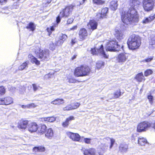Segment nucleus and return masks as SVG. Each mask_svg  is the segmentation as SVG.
<instances>
[{
  "label": "nucleus",
  "mask_w": 155,
  "mask_h": 155,
  "mask_svg": "<svg viewBox=\"0 0 155 155\" xmlns=\"http://www.w3.org/2000/svg\"><path fill=\"white\" fill-rule=\"evenodd\" d=\"M153 57H151L150 58H149L145 60H144L143 61V62H149L151 61L153 59Z\"/></svg>",
  "instance_id": "nucleus-49"
},
{
  "label": "nucleus",
  "mask_w": 155,
  "mask_h": 155,
  "mask_svg": "<svg viewBox=\"0 0 155 155\" xmlns=\"http://www.w3.org/2000/svg\"><path fill=\"white\" fill-rule=\"evenodd\" d=\"M64 100L62 99H57L52 101L51 103L53 104L60 105L64 103Z\"/></svg>",
  "instance_id": "nucleus-27"
},
{
  "label": "nucleus",
  "mask_w": 155,
  "mask_h": 155,
  "mask_svg": "<svg viewBox=\"0 0 155 155\" xmlns=\"http://www.w3.org/2000/svg\"><path fill=\"white\" fill-rule=\"evenodd\" d=\"M149 49L152 50L155 48V35H152L149 39Z\"/></svg>",
  "instance_id": "nucleus-16"
},
{
  "label": "nucleus",
  "mask_w": 155,
  "mask_h": 155,
  "mask_svg": "<svg viewBox=\"0 0 155 155\" xmlns=\"http://www.w3.org/2000/svg\"><path fill=\"white\" fill-rule=\"evenodd\" d=\"M154 2L153 0H143V6L145 11L147 12L151 11L153 8Z\"/></svg>",
  "instance_id": "nucleus-5"
},
{
  "label": "nucleus",
  "mask_w": 155,
  "mask_h": 155,
  "mask_svg": "<svg viewBox=\"0 0 155 155\" xmlns=\"http://www.w3.org/2000/svg\"><path fill=\"white\" fill-rule=\"evenodd\" d=\"M77 56V55L76 54H75L71 58V59L72 60H74V59L76 58Z\"/></svg>",
  "instance_id": "nucleus-63"
},
{
  "label": "nucleus",
  "mask_w": 155,
  "mask_h": 155,
  "mask_svg": "<svg viewBox=\"0 0 155 155\" xmlns=\"http://www.w3.org/2000/svg\"><path fill=\"white\" fill-rule=\"evenodd\" d=\"M68 136L72 140L75 141H79L81 136L77 133H75L68 131L66 132Z\"/></svg>",
  "instance_id": "nucleus-11"
},
{
  "label": "nucleus",
  "mask_w": 155,
  "mask_h": 155,
  "mask_svg": "<svg viewBox=\"0 0 155 155\" xmlns=\"http://www.w3.org/2000/svg\"><path fill=\"white\" fill-rule=\"evenodd\" d=\"M75 42H76L75 39H72L71 43L72 45H74V44L75 43Z\"/></svg>",
  "instance_id": "nucleus-62"
},
{
  "label": "nucleus",
  "mask_w": 155,
  "mask_h": 155,
  "mask_svg": "<svg viewBox=\"0 0 155 155\" xmlns=\"http://www.w3.org/2000/svg\"><path fill=\"white\" fill-rule=\"evenodd\" d=\"M56 117H47L42 118L41 119L42 121H47L50 122H52L56 120Z\"/></svg>",
  "instance_id": "nucleus-29"
},
{
  "label": "nucleus",
  "mask_w": 155,
  "mask_h": 155,
  "mask_svg": "<svg viewBox=\"0 0 155 155\" xmlns=\"http://www.w3.org/2000/svg\"><path fill=\"white\" fill-rule=\"evenodd\" d=\"M61 18L62 17L60 16V14L59 15L57 18H56V21L57 23H59L60 22Z\"/></svg>",
  "instance_id": "nucleus-57"
},
{
  "label": "nucleus",
  "mask_w": 155,
  "mask_h": 155,
  "mask_svg": "<svg viewBox=\"0 0 155 155\" xmlns=\"http://www.w3.org/2000/svg\"><path fill=\"white\" fill-rule=\"evenodd\" d=\"M67 80V81L69 83H74L76 82L75 80L72 78L68 79Z\"/></svg>",
  "instance_id": "nucleus-51"
},
{
  "label": "nucleus",
  "mask_w": 155,
  "mask_h": 155,
  "mask_svg": "<svg viewBox=\"0 0 155 155\" xmlns=\"http://www.w3.org/2000/svg\"><path fill=\"white\" fill-rule=\"evenodd\" d=\"M108 147V145L107 144H102L101 146V149L104 151H106Z\"/></svg>",
  "instance_id": "nucleus-40"
},
{
  "label": "nucleus",
  "mask_w": 155,
  "mask_h": 155,
  "mask_svg": "<svg viewBox=\"0 0 155 155\" xmlns=\"http://www.w3.org/2000/svg\"><path fill=\"white\" fill-rule=\"evenodd\" d=\"M33 87L34 91H36L38 89V87L35 84H33Z\"/></svg>",
  "instance_id": "nucleus-58"
},
{
  "label": "nucleus",
  "mask_w": 155,
  "mask_h": 155,
  "mask_svg": "<svg viewBox=\"0 0 155 155\" xmlns=\"http://www.w3.org/2000/svg\"><path fill=\"white\" fill-rule=\"evenodd\" d=\"M4 98L0 99V104L4 105Z\"/></svg>",
  "instance_id": "nucleus-59"
},
{
  "label": "nucleus",
  "mask_w": 155,
  "mask_h": 155,
  "mask_svg": "<svg viewBox=\"0 0 155 155\" xmlns=\"http://www.w3.org/2000/svg\"><path fill=\"white\" fill-rule=\"evenodd\" d=\"M104 1H102V0H98L97 4L98 5H102L104 4Z\"/></svg>",
  "instance_id": "nucleus-56"
},
{
  "label": "nucleus",
  "mask_w": 155,
  "mask_h": 155,
  "mask_svg": "<svg viewBox=\"0 0 155 155\" xmlns=\"http://www.w3.org/2000/svg\"><path fill=\"white\" fill-rule=\"evenodd\" d=\"M47 30L49 33V35H50L51 33V32L54 30V27L52 26L50 28H47Z\"/></svg>",
  "instance_id": "nucleus-45"
},
{
  "label": "nucleus",
  "mask_w": 155,
  "mask_h": 155,
  "mask_svg": "<svg viewBox=\"0 0 155 155\" xmlns=\"http://www.w3.org/2000/svg\"><path fill=\"white\" fill-rule=\"evenodd\" d=\"M57 45V42H56V44H54V43H52L50 45V47L51 49L53 50L55 49L56 46Z\"/></svg>",
  "instance_id": "nucleus-44"
},
{
  "label": "nucleus",
  "mask_w": 155,
  "mask_h": 155,
  "mask_svg": "<svg viewBox=\"0 0 155 155\" xmlns=\"http://www.w3.org/2000/svg\"><path fill=\"white\" fill-rule=\"evenodd\" d=\"M84 140L85 143H86L90 144L91 143V139L90 138H84Z\"/></svg>",
  "instance_id": "nucleus-50"
},
{
  "label": "nucleus",
  "mask_w": 155,
  "mask_h": 155,
  "mask_svg": "<svg viewBox=\"0 0 155 155\" xmlns=\"http://www.w3.org/2000/svg\"><path fill=\"white\" fill-rule=\"evenodd\" d=\"M108 9L107 8L105 7L103 8L101 11V14L105 18L107 15V14L108 12Z\"/></svg>",
  "instance_id": "nucleus-34"
},
{
  "label": "nucleus",
  "mask_w": 155,
  "mask_h": 155,
  "mask_svg": "<svg viewBox=\"0 0 155 155\" xmlns=\"http://www.w3.org/2000/svg\"><path fill=\"white\" fill-rule=\"evenodd\" d=\"M33 150L35 152H44L45 150V148L42 146L35 147L34 148Z\"/></svg>",
  "instance_id": "nucleus-30"
},
{
  "label": "nucleus",
  "mask_w": 155,
  "mask_h": 155,
  "mask_svg": "<svg viewBox=\"0 0 155 155\" xmlns=\"http://www.w3.org/2000/svg\"><path fill=\"white\" fill-rule=\"evenodd\" d=\"M117 0L112 1L110 3V7L113 10H115L117 8Z\"/></svg>",
  "instance_id": "nucleus-23"
},
{
  "label": "nucleus",
  "mask_w": 155,
  "mask_h": 155,
  "mask_svg": "<svg viewBox=\"0 0 155 155\" xmlns=\"http://www.w3.org/2000/svg\"><path fill=\"white\" fill-rule=\"evenodd\" d=\"M90 71V69L88 66H81L75 68L74 75L78 77L85 76L88 75Z\"/></svg>",
  "instance_id": "nucleus-3"
},
{
  "label": "nucleus",
  "mask_w": 155,
  "mask_h": 155,
  "mask_svg": "<svg viewBox=\"0 0 155 155\" xmlns=\"http://www.w3.org/2000/svg\"><path fill=\"white\" fill-rule=\"evenodd\" d=\"M150 22L153 20L155 18V15H151L150 17H148Z\"/></svg>",
  "instance_id": "nucleus-53"
},
{
  "label": "nucleus",
  "mask_w": 155,
  "mask_h": 155,
  "mask_svg": "<svg viewBox=\"0 0 155 155\" xmlns=\"http://www.w3.org/2000/svg\"><path fill=\"white\" fill-rule=\"evenodd\" d=\"M78 26L77 25H74L72 28H70L69 29V31H74L77 29Z\"/></svg>",
  "instance_id": "nucleus-55"
},
{
  "label": "nucleus",
  "mask_w": 155,
  "mask_h": 155,
  "mask_svg": "<svg viewBox=\"0 0 155 155\" xmlns=\"http://www.w3.org/2000/svg\"><path fill=\"white\" fill-rule=\"evenodd\" d=\"M21 107H22V108L24 109L28 108V104L25 105H22L21 106Z\"/></svg>",
  "instance_id": "nucleus-61"
},
{
  "label": "nucleus",
  "mask_w": 155,
  "mask_h": 155,
  "mask_svg": "<svg viewBox=\"0 0 155 155\" xmlns=\"http://www.w3.org/2000/svg\"><path fill=\"white\" fill-rule=\"evenodd\" d=\"M115 35L116 38L119 41L121 40L124 38L123 33L120 30L115 29Z\"/></svg>",
  "instance_id": "nucleus-19"
},
{
  "label": "nucleus",
  "mask_w": 155,
  "mask_h": 155,
  "mask_svg": "<svg viewBox=\"0 0 155 155\" xmlns=\"http://www.w3.org/2000/svg\"><path fill=\"white\" fill-rule=\"evenodd\" d=\"M128 54L125 53L120 54L116 57L117 62L120 63H123L126 61L128 59Z\"/></svg>",
  "instance_id": "nucleus-10"
},
{
  "label": "nucleus",
  "mask_w": 155,
  "mask_h": 155,
  "mask_svg": "<svg viewBox=\"0 0 155 155\" xmlns=\"http://www.w3.org/2000/svg\"><path fill=\"white\" fill-rule=\"evenodd\" d=\"M5 90L3 86L0 87V96L5 94Z\"/></svg>",
  "instance_id": "nucleus-41"
},
{
  "label": "nucleus",
  "mask_w": 155,
  "mask_h": 155,
  "mask_svg": "<svg viewBox=\"0 0 155 155\" xmlns=\"http://www.w3.org/2000/svg\"><path fill=\"white\" fill-rule=\"evenodd\" d=\"M38 58L41 61L48 60L49 58V51L48 49L40 50L39 52L37 54Z\"/></svg>",
  "instance_id": "nucleus-7"
},
{
  "label": "nucleus",
  "mask_w": 155,
  "mask_h": 155,
  "mask_svg": "<svg viewBox=\"0 0 155 155\" xmlns=\"http://www.w3.org/2000/svg\"><path fill=\"white\" fill-rule=\"evenodd\" d=\"M147 98L149 101L150 103L151 104L153 103V97L151 95H149L148 96Z\"/></svg>",
  "instance_id": "nucleus-43"
},
{
  "label": "nucleus",
  "mask_w": 155,
  "mask_h": 155,
  "mask_svg": "<svg viewBox=\"0 0 155 155\" xmlns=\"http://www.w3.org/2000/svg\"><path fill=\"white\" fill-rule=\"evenodd\" d=\"M27 128L29 131L32 133L36 132L38 130V126L35 122H31L28 124Z\"/></svg>",
  "instance_id": "nucleus-12"
},
{
  "label": "nucleus",
  "mask_w": 155,
  "mask_h": 155,
  "mask_svg": "<svg viewBox=\"0 0 155 155\" xmlns=\"http://www.w3.org/2000/svg\"><path fill=\"white\" fill-rule=\"evenodd\" d=\"M108 138L110 139V145L109 147V148L110 149H111L112 148L115 141L114 139L112 138Z\"/></svg>",
  "instance_id": "nucleus-37"
},
{
  "label": "nucleus",
  "mask_w": 155,
  "mask_h": 155,
  "mask_svg": "<svg viewBox=\"0 0 155 155\" xmlns=\"http://www.w3.org/2000/svg\"><path fill=\"white\" fill-rule=\"evenodd\" d=\"M138 143L141 146H144L147 143V141L146 138L142 137H140L138 138Z\"/></svg>",
  "instance_id": "nucleus-21"
},
{
  "label": "nucleus",
  "mask_w": 155,
  "mask_h": 155,
  "mask_svg": "<svg viewBox=\"0 0 155 155\" xmlns=\"http://www.w3.org/2000/svg\"><path fill=\"white\" fill-rule=\"evenodd\" d=\"M104 18V16L101 13H98L95 16V18L98 21Z\"/></svg>",
  "instance_id": "nucleus-38"
},
{
  "label": "nucleus",
  "mask_w": 155,
  "mask_h": 155,
  "mask_svg": "<svg viewBox=\"0 0 155 155\" xmlns=\"http://www.w3.org/2000/svg\"><path fill=\"white\" fill-rule=\"evenodd\" d=\"M54 136V132L53 130L51 128H49L46 130L45 136L48 138L51 139Z\"/></svg>",
  "instance_id": "nucleus-20"
},
{
  "label": "nucleus",
  "mask_w": 155,
  "mask_h": 155,
  "mask_svg": "<svg viewBox=\"0 0 155 155\" xmlns=\"http://www.w3.org/2000/svg\"><path fill=\"white\" fill-rule=\"evenodd\" d=\"M72 108L71 104H70L68 105L66 107H64L63 108V110H72Z\"/></svg>",
  "instance_id": "nucleus-42"
},
{
  "label": "nucleus",
  "mask_w": 155,
  "mask_h": 155,
  "mask_svg": "<svg viewBox=\"0 0 155 155\" xmlns=\"http://www.w3.org/2000/svg\"><path fill=\"white\" fill-rule=\"evenodd\" d=\"M95 150L93 148L85 150L84 151V155H103V154L99 153L98 154H95Z\"/></svg>",
  "instance_id": "nucleus-17"
},
{
  "label": "nucleus",
  "mask_w": 155,
  "mask_h": 155,
  "mask_svg": "<svg viewBox=\"0 0 155 155\" xmlns=\"http://www.w3.org/2000/svg\"><path fill=\"white\" fill-rule=\"evenodd\" d=\"M74 19L73 18H70L68 19L67 21V24H69L72 23L73 22Z\"/></svg>",
  "instance_id": "nucleus-54"
},
{
  "label": "nucleus",
  "mask_w": 155,
  "mask_h": 155,
  "mask_svg": "<svg viewBox=\"0 0 155 155\" xmlns=\"http://www.w3.org/2000/svg\"><path fill=\"white\" fill-rule=\"evenodd\" d=\"M28 120L22 119L18 123V127L20 129L25 130L28 126Z\"/></svg>",
  "instance_id": "nucleus-14"
},
{
  "label": "nucleus",
  "mask_w": 155,
  "mask_h": 155,
  "mask_svg": "<svg viewBox=\"0 0 155 155\" xmlns=\"http://www.w3.org/2000/svg\"><path fill=\"white\" fill-rule=\"evenodd\" d=\"M67 38V36L65 34H61L59 36V39L57 41V45H62Z\"/></svg>",
  "instance_id": "nucleus-18"
},
{
  "label": "nucleus",
  "mask_w": 155,
  "mask_h": 155,
  "mask_svg": "<svg viewBox=\"0 0 155 155\" xmlns=\"http://www.w3.org/2000/svg\"><path fill=\"white\" fill-rule=\"evenodd\" d=\"M26 28L29 29L31 31H34L35 28V26L34 23L30 22L28 26L26 27Z\"/></svg>",
  "instance_id": "nucleus-31"
},
{
  "label": "nucleus",
  "mask_w": 155,
  "mask_h": 155,
  "mask_svg": "<svg viewBox=\"0 0 155 155\" xmlns=\"http://www.w3.org/2000/svg\"><path fill=\"white\" fill-rule=\"evenodd\" d=\"M28 62H25L23 63L19 67L18 70L20 71H22L26 67H28Z\"/></svg>",
  "instance_id": "nucleus-32"
},
{
  "label": "nucleus",
  "mask_w": 155,
  "mask_h": 155,
  "mask_svg": "<svg viewBox=\"0 0 155 155\" xmlns=\"http://www.w3.org/2000/svg\"><path fill=\"white\" fill-rule=\"evenodd\" d=\"M104 62L102 61H98L96 63V67L97 69L100 68L104 65Z\"/></svg>",
  "instance_id": "nucleus-35"
},
{
  "label": "nucleus",
  "mask_w": 155,
  "mask_h": 155,
  "mask_svg": "<svg viewBox=\"0 0 155 155\" xmlns=\"http://www.w3.org/2000/svg\"><path fill=\"white\" fill-rule=\"evenodd\" d=\"M153 71L150 69H147L146 70L144 73V75L145 76H147L152 74Z\"/></svg>",
  "instance_id": "nucleus-39"
},
{
  "label": "nucleus",
  "mask_w": 155,
  "mask_h": 155,
  "mask_svg": "<svg viewBox=\"0 0 155 155\" xmlns=\"http://www.w3.org/2000/svg\"><path fill=\"white\" fill-rule=\"evenodd\" d=\"M74 6L71 5L66 7L60 12V16L62 17H67L71 13L73 9Z\"/></svg>",
  "instance_id": "nucleus-8"
},
{
  "label": "nucleus",
  "mask_w": 155,
  "mask_h": 155,
  "mask_svg": "<svg viewBox=\"0 0 155 155\" xmlns=\"http://www.w3.org/2000/svg\"><path fill=\"white\" fill-rule=\"evenodd\" d=\"M98 0H93V2L94 3L97 4V2H98Z\"/></svg>",
  "instance_id": "nucleus-64"
},
{
  "label": "nucleus",
  "mask_w": 155,
  "mask_h": 155,
  "mask_svg": "<svg viewBox=\"0 0 155 155\" xmlns=\"http://www.w3.org/2000/svg\"><path fill=\"white\" fill-rule=\"evenodd\" d=\"M28 57L31 59V61L32 63H35L37 65H39L40 64L39 61H38L37 58L34 57L31 54H29Z\"/></svg>",
  "instance_id": "nucleus-24"
},
{
  "label": "nucleus",
  "mask_w": 155,
  "mask_h": 155,
  "mask_svg": "<svg viewBox=\"0 0 155 155\" xmlns=\"http://www.w3.org/2000/svg\"><path fill=\"white\" fill-rule=\"evenodd\" d=\"M74 119V117L73 116H70L69 117L66 119V120L68 121L69 123L71 121L73 120Z\"/></svg>",
  "instance_id": "nucleus-48"
},
{
  "label": "nucleus",
  "mask_w": 155,
  "mask_h": 155,
  "mask_svg": "<svg viewBox=\"0 0 155 155\" xmlns=\"http://www.w3.org/2000/svg\"><path fill=\"white\" fill-rule=\"evenodd\" d=\"M127 44L130 49L133 50L137 49L141 44L140 38L138 35H133L129 38Z\"/></svg>",
  "instance_id": "nucleus-2"
},
{
  "label": "nucleus",
  "mask_w": 155,
  "mask_h": 155,
  "mask_svg": "<svg viewBox=\"0 0 155 155\" xmlns=\"http://www.w3.org/2000/svg\"><path fill=\"white\" fill-rule=\"evenodd\" d=\"M123 47V45H119L114 40L107 42L106 46V50L110 51H119Z\"/></svg>",
  "instance_id": "nucleus-4"
},
{
  "label": "nucleus",
  "mask_w": 155,
  "mask_h": 155,
  "mask_svg": "<svg viewBox=\"0 0 155 155\" xmlns=\"http://www.w3.org/2000/svg\"><path fill=\"white\" fill-rule=\"evenodd\" d=\"M97 22L94 20H91L88 23L87 26L88 29L93 31L97 28Z\"/></svg>",
  "instance_id": "nucleus-15"
},
{
  "label": "nucleus",
  "mask_w": 155,
  "mask_h": 155,
  "mask_svg": "<svg viewBox=\"0 0 155 155\" xmlns=\"http://www.w3.org/2000/svg\"><path fill=\"white\" fill-rule=\"evenodd\" d=\"M78 34L80 40L83 41L86 39L88 34L86 29L82 28L80 30Z\"/></svg>",
  "instance_id": "nucleus-13"
},
{
  "label": "nucleus",
  "mask_w": 155,
  "mask_h": 155,
  "mask_svg": "<svg viewBox=\"0 0 155 155\" xmlns=\"http://www.w3.org/2000/svg\"><path fill=\"white\" fill-rule=\"evenodd\" d=\"M91 52L93 55H100L103 56L105 58H108V55L104 51L103 46L101 45L99 49H96L95 48H92Z\"/></svg>",
  "instance_id": "nucleus-6"
},
{
  "label": "nucleus",
  "mask_w": 155,
  "mask_h": 155,
  "mask_svg": "<svg viewBox=\"0 0 155 155\" xmlns=\"http://www.w3.org/2000/svg\"><path fill=\"white\" fill-rule=\"evenodd\" d=\"M121 95V92L120 90H117L114 94V98H118Z\"/></svg>",
  "instance_id": "nucleus-36"
},
{
  "label": "nucleus",
  "mask_w": 155,
  "mask_h": 155,
  "mask_svg": "<svg viewBox=\"0 0 155 155\" xmlns=\"http://www.w3.org/2000/svg\"><path fill=\"white\" fill-rule=\"evenodd\" d=\"M72 110L78 108L80 105V104L78 102H74L71 104Z\"/></svg>",
  "instance_id": "nucleus-33"
},
{
  "label": "nucleus",
  "mask_w": 155,
  "mask_h": 155,
  "mask_svg": "<svg viewBox=\"0 0 155 155\" xmlns=\"http://www.w3.org/2000/svg\"><path fill=\"white\" fill-rule=\"evenodd\" d=\"M128 148V146L127 145L124 143H121L119 147L120 150L122 152L126 151Z\"/></svg>",
  "instance_id": "nucleus-26"
},
{
  "label": "nucleus",
  "mask_w": 155,
  "mask_h": 155,
  "mask_svg": "<svg viewBox=\"0 0 155 155\" xmlns=\"http://www.w3.org/2000/svg\"><path fill=\"white\" fill-rule=\"evenodd\" d=\"M7 0H0V2L2 5H3L7 2Z\"/></svg>",
  "instance_id": "nucleus-60"
},
{
  "label": "nucleus",
  "mask_w": 155,
  "mask_h": 155,
  "mask_svg": "<svg viewBox=\"0 0 155 155\" xmlns=\"http://www.w3.org/2000/svg\"><path fill=\"white\" fill-rule=\"evenodd\" d=\"M135 79L139 82H141L145 80L144 77L142 72L138 74L136 76Z\"/></svg>",
  "instance_id": "nucleus-25"
},
{
  "label": "nucleus",
  "mask_w": 155,
  "mask_h": 155,
  "mask_svg": "<svg viewBox=\"0 0 155 155\" xmlns=\"http://www.w3.org/2000/svg\"><path fill=\"white\" fill-rule=\"evenodd\" d=\"M28 108H34L35 107L37 106L33 103H31L30 104H28Z\"/></svg>",
  "instance_id": "nucleus-46"
},
{
  "label": "nucleus",
  "mask_w": 155,
  "mask_h": 155,
  "mask_svg": "<svg viewBox=\"0 0 155 155\" xmlns=\"http://www.w3.org/2000/svg\"><path fill=\"white\" fill-rule=\"evenodd\" d=\"M4 105H8L13 102V99L9 97H7L4 98Z\"/></svg>",
  "instance_id": "nucleus-22"
},
{
  "label": "nucleus",
  "mask_w": 155,
  "mask_h": 155,
  "mask_svg": "<svg viewBox=\"0 0 155 155\" xmlns=\"http://www.w3.org/2000/svg\"><path fill=\"white\" fill-rule=\"evenodd\" d=\"M150 22V21L148 18H146L142 21L143 23L144 24H146Z\"/></svg>",
  "instance_id": "nucleus-47"
},
{
  "label": "nucleus",
  "mask_w": 155,
  "mask_h": 155,
  "mask_svg": "<svg viewBox=\"0 0 155 155\" xmlns=\"http://www.w3.org/2000/svg\"><path fill=\"white\" fill-rule=\"evenodd\" d=\"M130 8H124L121 13L122 21L127 25L137 22L138 21V16L137 9H138L140 4L138 0H130Z\"/></svg>",
  "instance_id": "nucleus-1"
},
{
  "label": "nucleus",
  "mask_w": 155,
  "mask_h": 155,
  "mask_svg": "<svg viewBox=\"0 0 155 155\" xmlns=\"http://www.w3.org/2000/svg\"><path fill=\"white\" fill-rule=\"evenodd\" d=\"M46 128L47 127L46 126V125L43 124L41 125V126H40V127H38V133L41 134H43L46 132Z\"/></svg>",
  "instance_id": "nucleus-28"
},
{
  "label": "nucleus",
  "mask_w": 155,
  "mask_h": 155,
  "mask_svg": "<svg viewBox=\"0 0 155 155\" xmlns=\"http://www.w3.org/2000/svg\"><path fill=\"white\" fill-rule=\"evenodd\" d=\"M69 123L66 120L62 124V126L64 127H67L69 125Z\"/></svg>",
  "instance_id": "nucleus-52"
},
{
  "label": "nucleus",
  "mask_w": 155,
  "mask_h": 155,
  "mask_svg": "<svg viewBox=\"0 0 155 155\" xmlns=\"http://www.w3.org/2000/svg\"><path fill=\"white\" fill-rule=\"evenodd\" d=\"M150 126V124L148 122L144 121L140 123L137 127V131L141 132L146 130Z\"/></svg>",
  "instance_id": "nucleus-9"
}]
</instances>
